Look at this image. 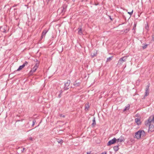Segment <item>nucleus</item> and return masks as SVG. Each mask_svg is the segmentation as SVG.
Instances as JSON below:
<instances>
[{
    "mask_svg": "<svg viewBox=\"0 0 154 154\" xmlns=\"http://www.w3.org/2000/svg\"><path fill=\"white\" fill-rule=\"evenodd\" d=\"M145 135V132L143 130H140L135 133V136H134V137L139 139L141 137H143Z\"/></svg>",
    "mask_w": 154,
    "mask_h": 154,
    "instance_id": "obj_1",
    "label": "nucleus"
},
{
    "mask_svg": "<svg viewBox=\"0 0 154 154\" xmlns=\"http://www.w3.org/2000/svg\"><path fill=\"white\" fill-rule=\"evenodd\" d=\"M154 121V116H151L146 121H145V124L146 126H149L152 122Z\"/></svg>",
    "mask_w": 154,
    "mask_h": 154,
    "instance_id": "obj_2",
    "label": "nucleus"
},
{
    "mask_svg": "<svg viewBox=\"0 0 154 154\" xmlns=\"http://www.w3.org/2000/svg\"><path fill=\"white\" fill-rule=\"evenodd\" d=\"M154 131V121L152 122L149 125L148 131L153 132Z\"/></svg>",
    "mask_w": 154,
    "mask_h": 154,
    "instance_id": "obj_3",
    "label": "nucleus"
},
{
    "mask_svg": "<svg viewBox=\"0 0 154 154\" xmlns=\"http://www.w3.org/2000/svg\"><path fill=\"white\" fill-rule=\"evenodd\" d=\"M127 58V57H124L120 59L117 65H121L123 62L126 61Z\"/></svg>",
    "mask_w": 154,
    "mask_h": 154,
    "instance_id": "obj_4",
    "label": "nucleus"
},
{
    "mask_svg": "<svg viewBox=\"0 0 154 154\" xmlns=\"http://www.w3.org/2000/svg\"><path fill=\"white\" fill-rule=\"evenodd\" d=\"M117 141V139L115 138H114L113 139L110 140L107 143V146H110L111 145L115 143Z\"/></svg>",
    "mask_w": 154,
    "mask_h": 154,
    "instance_id": "obj_5",
    "label": "nucleus"
},
{
    "mask_svg": "<svg viewBox=\"0 0 154 154\" xmlns=\"http://www.w3.org/2000/svg\"><path fill=\"white\" fill-rule=\"evenodd\" d=\"M70 83L69 80H67V82L65 83L64 89V90H68L69 88L68 87Z\"/></svg>",
    "mask_w": 154,
    "mask_h": 154,
    "instance_id": "obj_6",
    "label": "nucleus"
},
{
    "mask_svg": "<svg viewBox=\"0 0 154 154\" xmlns=\"http://www.w3.org/2000/svg\"><path fill=\"white\" fill-rule=\"evenodd\" d=\"M67 7V5L66 4H63L62 7L61 8L62 13L64 14L66 11V8Z\"/></svg>",
    "mask_w": 154,
    "mask_h": 154,
    "instance_id": "obj_7",
    "label": "nucleus"
},
{
    "mask_svg": "<svg viewBox=\"0 0 154 154\" xmlns=\"http://www.w3.org/2000/svg\"><path fill=\"white\" fill-rule=\"evenodd\" d=\"M49 30V29H45L43 31L42 35L41 36V38H42L43 37H45L46 33L48 32Z\"/></svg>",
    "mask_w": 154,
    "mask_h": 154,
    "instance_id": "obj_8",
    "label": "nucleus"
},
{
    "mask_svg": "<svg viewBox=\"0 0 154 154\" xmlns=\"http://www.w3.org/2000/svg\"><path fill=\"white\" fill-rule=\"evenodd\" d=\"M125 140L124 137L122 136H121L119 138L117 139V142H124Z\"/></svg>",
    "mask_w": 154,
    "mask_h": 154,
    "instance_id": "obj_9",
    "label": "nucleus"
},
{
    "mask_svg": "<svg viewBox=\"0 0 154 154\" xmlns=\"http://www.w3.org/2000/svg\"><path fill=\"white\" fill-rule=\"evenodd\" d=\"M37 68L35 67L31 69L29 72V74L30 75H32V74L35 72L37 69Z\"/></svg>",
    "mask_w": 154,
    "mask_h": 154,
    "instance_id": "obj_10",
    "label": "nucleus"
},
{
    "mask_svg": "<svg viewBox=\"0 0 154 154\" xmlns=\"http://www.w3.org/2000/svg\"><path fill=\"white\" fill-rule=\"evenodd\" d=\"M135 122L137 123L138 125H139L141 124L140 119L138 118H136L135 119Z\"/></svg>",
    "mask_w": 154,
    "mask_h": 154,
    "instance_id": "obj_11",
    "label": "nucleus"
},
{
    "mask_svg": "<svg viewBox=\"0 0 154 154\" xmlns=\"http://www.w3.org/2000/svg\"><path fill=\"white\" fill-rule=\"evenodd\" d=\"M97 54V52L96 51H95L94 53H91V56L92 58L96 56Z\"/></svg>",
    "mask_w": 154,
    "mask_h": 154,
    "instance_id": "obj_12",
    "label": "nucleus"
},
{
    "mask_svg": "<svg viewBox=\"0 0 154 154\" xmlns=\"http://www.w3.org/2000/svg\"><path fill=\"white\" fill-rule=\"evenodd\" d=\"M78 33L79 35H83V33L82 32V28L79 27L78 28Z\"/></svg>",
    "mask_w": 154,
    "mask_h": 154,
    "instance_id": "obj_13",
    "label": "nucleus"
},
{
    "mask_svg": "<svg viewBox=\"0 0 154 154\" xmlns=\"http://www.w3.org/2000/svg\"><path fill=\"white\" fill-rule=\"evenodd\" d=\"M24 66H25L23 64L21 66H20L15 71H20V70H21ZM14 72H15V71Z\"/></svg>",
    "mask_w": 154,
    "mask_h": 154,
    "instance_id": "obj_14",
    "label": "nucleus"
},
{
    "mask_svg": "<svg viewBox=\"0 0 154 154\" xmlns=\"http://www.w3.org/2000/svg\"><path fill=\"white\" fill-rule=\"evenodd\" d=\"M92 122H93L91 124V125L93 127H94V126L96 125V121H95V117H94L93 118V120H92Z\"/></svg>",
    "mask_w": 154,
    "mask_h": 154,
    "instance_id": "obj_15",
    "label": "nucleus"
},
{
    "mask_svg": "<svg viewBox=\"0 0 154 154\" xmlns=\"http://www.w3.org/2000/svg\"><path fill=\"white\" fill-rule=\"evenodd\" d=\"M35 61H36L37 63L35 64L34 67L38 68L39 65V61H38L37 59H35Z\"/></svg>",
    "mask_w": 154,
    "mask_h": 154,
    "instance_id": "obj_16",
    "label": "nucleus"
},
{
    "mask_svg": "<svg viewBox=\"0 0 154 154\" xmlns=\"http://www.w3.org/2000/svg\"><path fill=\"white\" fill-rule=\"evenodd\" d=\"M80 83L79 82H78L76 80L75 81L73 85L76 86H79L80 85Z\"/></svg>",
    "mask_w": 154,
    "mask_h": 154,
    "instance_id": "obj_17",
    "label": "nucleus"
},
{
    "mask_svg": "<svg viewBox=\"0 0 154 154\" xmlns=\"http://www.w3.org/2000/svg\"><path fill=\"white\" fill-rule=\"evenodd\" d=\"M130 108V105L129 104H128L127 106H125V108L124 109L123 111L125 112L127 110H128Z\"/></svg>",
    "mask_w": 154,
    "mask_h": 154,
    "instance_id": "obj_18",
    "label": "nucleus"
},
{
    "mask_svg": "<svg viewBox=\"0 0 154 154\" xmlns=\"http://www.w3.org/2000/svg\"><path fill=\"white\" fill-rule=\"evenodd\" d=\"M119 146H116L113 147V149L115 152L119 150Z\"/></svg>",
    "mask_w": 154,
    "mask_h": 154,
    "instance_id": "obj_19",
    "label": "nucleus"
},
{
    "mask_svg": "<svg viewBox=\"0 0 154 154\" xmlns=\"http://www.w3.org/2000/svg\"><path fill=\"white\" fill-rule=\"evenodd\" d=\"M136 25H137V23H134V26H133V28L132 29V30H134V31L133 32L134 33L135 32V29H136Z\"/></svg>",
    "mask_w": 154,
    "mask_h": 154,
    "instance_id": "obj_20",
    "label": "nucleus"
},
{
    "mask_svg": "<svg viewBox=\"0 0 154 154\" xmlns=\"http://www.w3.org/2000/svg\"><path fill=\"white\" fill-rule=\"evenodd\" d=\"M57 142L58 143H60V144H62L63 142V141L62 139H57Z\"/></svg>",
    "mask_w": 154,
    "mask_h": 154,
    "instance_id": "obj_21",
    "label": "nucleus"
},
{
    "mask_svg": "<svg viewBox=\"0 0 154 154\" xmlns=\"http://www.w3.org/2000/svg\"><path fill=\"white\" fill-rule=\"evenodd\" d=\"M145 95H144V97H146L148 96L149 95V91H147V90H145Z\"/></svg>",
    "mask_w": 154,
    "mask_h": 154,
    "instance_id": "obj_22",
    "label": "nucleus"
},
{
    "mask_svg": "<svg viewBox=\"0 0 154 154\" xmlns=\"http://www.w3.org/2000/svg\"><path fill=\"white\" fill-rule=\"evenodd\" d=\"M148 45L145 44L143 45V46H142V47L143 49H145L147 47Z\"/></svg>",
    "mask_w": 154,
    "mask_h": 154,
    "instance_id": "obj_23",
    "label": "nucleus"
},
{
    "mask_svg": "<svg viewBox=\"0 0 154 154\" xmlns=\"http://www.w3.org/2000/svg\"><path fill=\"white\" fill-rule=\"evenodd\" d=\"M89 106L88 105V103L87 105H86V106L85 107V110H86L87 109V110L89 108Z\"/></svg>",
    "mask_w": 154,
    "mask_h": 154,
    "instance_id": "obj_24",
    "label": "nucleus"
},
{
    "mask_svg": "<svg viewBox=\"0 0 154 154\" xmlns=\"http://www.w3.org/2000/svg\"><path fill=\"white\" fill-rule=\"evenodd\" d=\"M113 57V56H111V57H110L107 59V62L110 61L111 60H112V58Z\"/></svg>",
    "mask_w": 154,
    "mask_h": 154,
    "instance_id": "obj_25",
    "label": "nucleus"
},
{
    "mask_svg": "<svg viewBox=\"0 0 154 154\" xmlns=\"http://www.w3.org/2000/svg\"><path fill=\"white\" fill-rule=\"evenodd\" d=\"M36 122V120H35V119H34L33 121H32V127H33L34 126V125H35V123Z\"/></svg>",
    "mask_w": 154,
    "mask_h": 154,
    "instance_id": "obj_26",
    "label": "nucleus"
},
{
    "mask_svg": "<svg viewBox=\"0 0 154 154\" xmlns=\"http://www.w3.org/2000/svg\"><path fill=\"white\" fill-rule=\"evenodd\" d=\"M133 10H132V11L131 12H128V13L130 14V16H131L132 15L133 13Z\"/></svg>",
    "mask_w": 154,
    "mask_h": 154,
    "instance_id": "obj_27",
    "label": "nucleus"
},
{
    "mask_svg": "<svg viewBox=\"0 0 154 154\" xmlns=\"http://www.w3.org/2000/svg\"><path fill=\"white\" fill-rule=\"evenodd\" d=\"M149 26H148V24H147L146 25H145V28L146 29L148 30L149 29Z\"/></svg>",
    "mask_w": 154,
    "mask_h": 154,
    "instance_id": "obj_28",
    "label": "nucleus"
},
{
    "mask_svg": "<svg viewBox=\"0 0 154 154\" xmlns=\"http://www.w3.org/2000/svg\"><path fill=\"white\" fill-rule=\"evenodd\" d=\"M28 62L26 61H25L24 63L23 64L24 65V66H25L27 65L28 64Z\"/></svg>",
    "mask_w": 154,
    "mask_h": 154,
    "instance_id": "obj_29",
    "label": "nucleus"
},
{
    "mask_svg": "<svg viewBox=\"0 0 154 154\" xmlns=\"http://www.w3.org/2000/svg\"><path fill=\"white\" fill-rule=\"evenodd\" d=\"M129 30V29H127L125 30L124 31V32L126 33L128 32Z\"/></svg>",
    "mask_w": 154,
    "mask_h": 154,
    "instance_id": "obj_30",
    "label": "nucleus"
},
{
    "mask_svg": "<svg viewBox=\"0 0 154 154\" xmlns=\"http://www.w3.org/2000/svg\"><path fill=\"white\" fill-rule=\"evenodd\" d=\"M61 48V52L62 51L63 49V47L62 46H60L59 48Z\"/></svg>",
    "mask_w": 154,
    "mask_h": 154,
    "instance_id": "obj_31",
    "label": "nucleus"
},
{
    "mask_svg": "<svg viewBox=\"0 0 154 154\" xmlns=\"http://www.w3.org/2000/svg\"><path fill=\"white\" fill-rule=\"evenodd\" d=\"M60 117H63V118H64V117H65V116L63 115H62V114H60Z\"/></svg>",
    "mask_w": 154,
    "mask_h": 154,
    "instance_id": "obj_32",
    "label": "nucleus"
},
{
    "mask_svg": "<svg viewBox=\"0 0 154 154\" xmlns=\"http://www.w3.org/2000/svg\"><path fill=\"white\" fill-rule=\"evenodd\" d=\"M29 140H30L31 141H32L33 140V138L32 137H29Z\"/></svg>",
    "mask_w": 154,
    "mask_h": 154,
    "instance_id": "obj_33",
    "label": "nucleus"
},
{
    "mask_svg": "<svg viewBox=\"0 0 154 154\" xmlns=\"http://www.w3.org/2000/svg\"><path fill=\"white\" fill-rule=\"evenodd\" d=\"M149 86L148 85V86H147V87L146 88V90H147V91H149Z\"/></svg>",
    "mask_w": 154,
    "mask_h": 154,
    "instance_id": "obj_34",
    "label": "nucleus"
},
{
    "mask_svg": "<svg viewBox=\"0 0 154 154\" xmlns=\"http://www.w3.org/2000/svg\"><path fill=\"white\" fill-rule=\"evenodd\" d=\"M61 97V94L60 93V94H59L58 95V97L59 98H60Z\"/></svg>",
    "mask_w": 154,
    "mask_h": 154,
    "instance_id": "obj_35",
    "label": "nucleus"
},
{
    "mask_svg": "<svg viewBox=\"0 0 154 154\" xmlns=\"http://www.w3.org/2000/svg\"><path fill=\"white\" fill-rule=\"evenodd\" d=\"M106 152H102L101 154H106Z\"/></svg>",
    "mask_w": 154,
    "mask_h": 154,
    "instance_id": "obj_36",
    "label": "nucleus"
},
{
    "mask_svg": "<svg viewBox=\"0 0 154 154\" xmlns=\"http://www.w3.org/2000/svg\"><path fill=\"white\" fill-rule=\"evenodd\" d=\"M152 40L154 41V35L152 36Z\"/></svg>",
    "mask_w": 154,
    "mask_h": 154,
    "instance_id": "obj_37",
    "label": "nucleus"
},
{
    "mask_svg": "<svg viewBox=\"0 0 154 154\" xmlns=\"http://www.w3.org/2000/svg\"><path fill=\"white\" fill-rule=\"evenodd\" d=\"M46 0V1L47 2V4L48 3L50 2V0Z\"/></svg>",
    "mask_w": 154,
    "mask_h": 154,
    "instance_id": "obj_38",
    "label": "nucleus"
},
{
    "mask_svg": "<svg viewBox=\"0 0 154 154\" xmlns=\"http://www.w3.org/2000/svg\"><path fill=\"white\" fill-rule=\"evenodd\" d=\"M109 18L110 20H112V18L110 16H109Z\"/></svg>",
    "mask_w": 154,
    "mask_h": 154,
    "instance_id": "obj_39",
    "label": "nucleus"
},
{
    "mask_svg": "<svg viewBox=\"0 0 154 154\" xmlns=\"http://www.w3.org/2000/svg\"><path fill=\"white\" fill-rule=\"evenodd\" d=\"M63 91H62V90H61L60 91V94H61L62 93H63Z\"/></svg>",
    "mask_w": 154,
    "mask_h": 154,
    "instance_id": "obj_40",
    "label": "nucleus"
},
{
    "mask_svg": "<svg viewBox=\"0 0 154 154\" xmlns=\"http://www.w3.org/2000/svg\"><path fill=\"white\" fill-rule=\"evenodd\" d=\"M25 149V148H23V149L21 150V151L23 152Z\"/></svg>",
    "mask_w": 154,
    "mask_h": 154,
    "instance_id": "obj_41",
    "label": "nucleus"
},
{
    "mask_svg": "<svg viewBox=\"0 0 154 154\" xmlns=\"http://www.w3.org/2000/svg\"><path fill=\"white\" fill-rule=\"evenodd\" d=\"M91 152H87V154H90Z\"/></svg>",
    "mask_w": 154,
    "mask_h": 154,
    "instance_id": "obj_42",
    "label": "nucleus"
},
{
    "mask_svg": "<svg viewBox=\"0 0 154 154\" xmlns=\"http://www.w3.org/2000/svg\"><path fill=\"white\" fill-rule=\"evenodd\" d=\"M16 6V5H14L13 6V7H15V6Z\"/></svg>",
    "mask_w": 154,
    "mask_h": 154,
    "instance_id": "obj_43",
    "label": "nucleus"
},
{
    "mask_svg": "<svg viewBox=\"0 0 154 154\" xmlns=\"http://www.w3.org/2000/svg\"><path fill=\"white\" fill-rule=\"evenodd\" d=\"M16 9L14 8V10H16Z\"/></svg>",
    "mask_w": 154,
    "mask_h": 154,
    "instance_id": "obj_44",
    "label": "nucleus"
},
{
    "mask_svg": "<svg viewBox=\"0 0 154 154\" xmlns=\"http://www.w3.org/2000/svg\"><path fill=\"white\" fill-rule=\"evenodd\" d=\"M31 130H29V131H30Z\"/></svg>",
    "mask_w": 154,
    "mask_h": 154,
    "instance_id": "obj_45",
    "label": "nucleus"
}]
</instances>
